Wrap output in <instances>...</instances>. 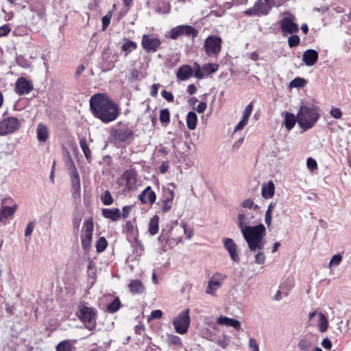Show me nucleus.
Listing matches in <instances>:
<instances>
[{"instance_id":"nucleus-1","label":"nucleus","mask_w":351,"mask_h":351,"mask_svg":"<svg viewBox=\"0 0 351 351\" xmlns=\"http://www.w3.org/2000/svg\"><path fill=\"white\" fill-rule=\"evenodd\" d=\"M251 219L248 215L239 213L238 215L237 225L240 228L242 234L252 252L261 250L263 248V239L265 234V227L260 223L255 226H250Z\"/></svg>"},{"instance_id":"nucleus-2","label":"nucleus","mask_w":351,"mask_h":351,"mask_svg":"<svg viewBox=\"0 0 351 351\" xmlns=\"http://www.w3.org/2000/svg\"><path fill=\"white\" fill-rule=\"evenodd\" d=\"M90 107L93 115L105 123L114 121L120 114L118 106L102 93L90 97Z\"/></svg>"},{"instance_id":"nucleus-3","label":"nucleus","mask_w":351,"mask_h":351,"mask_svg":"<svg viewBox=\"0 0 351 351\" xmlns=\"http://www.w3.org/2000/svg\"><path fill=\"white\" fill-rule=\"evenodd\" d=\"M319 118V114L317 108L312 105L301 106L297 114V122L304 131L312 128Z\"/></svg>"},{"instance_id":"nucleus-4","label":"nucleus","mask_w":351,"mask_h":351,"mask_svg":"<svg viewBox=\"0 0 351 351\" xmlns=\"http://www.w3.org/2000/svg\"><path fill=\"white\" fill-rule=\"evenodd\" d=\"M76 315L78 319L84 324L86 328L93 330L97 325V310L86 304L81 303L77 306Z\"/></svg>"},{"instance_id":"nucleus-5","label":"nucleus","mask_w":351,"mask_h":351,"mask_svg":"<svg viewBox=\"0 0 351 351\" xmlns=\"http://www.w3.org/2000/svg\"><path fill=\"white\" fill-rule=\"evenodd\" d=\"M189 313V308H186L173 320L176 331L180 335L186 334L188 331L191 323Z\"/></svg>"},{"instance_id":"nucleus-6","label":"nucleus","mask_w":351,"mask_h":351,"mask_svg":"<svg viewBox=\"0 0 351 351\" xmlns=\"http://www.w3.org/2000/svg\"><path fill=\"white\" fill-rule=\"evenodd\" d=\"M110 134L115 143H130L134 139L133 131L126 126L112 129Z\"/></svg>"},{"instance_id":"nucleus-7","label":"nucleus","mask_w":351,"mask_h":351,"mask_svg":"<svg viewBox=\"0 0 351 351\" xmlns=\"http://www.w3.org/2000/svg\"><path fill=\"white\" fill-rule=\"evenodd\" d=\"M19 120L14 117H10L0 121V136H5L13 133L20 128Z\"/></svg>"},{"instance_id":"nucleus-8","label":"nucleus","mask_w":351,"mask_h":351,"mask_svg":"<svg viewBox=\"0 0 351 351\" xmlns=\"http://www.w3.org/2000/svg\"><path fill=\"white\" fill-rule=\"evenodd\" d=\"M222 40L220 37L209 36L205 40L204 47L208 56L217 55L221 48Z\"/></svg>"},{"instance_id":"nucleus-9","label":"nucleus","mask_w":351,"mask_h":351,"mask_svg":"<svg viewBox=\"0 0 351 351\" xmlns=\"http://www.w3.org/2000/svg\"><path fill=\"white\" fill-rule=\"evenodd\" d=\"M219 69V65L215 63L204 64L200 66L197 62L193 63L194 76L197 79H202L205 76L215 73Z\"/></svg>"},{"instance_id":"nucleus-10","label":"nucleus","mask_w":351,"mask_h":351,"mask_svg":"<svg viewBox=\"0 0 351 351\" xmlns=\"http://www.w3.org/2000/svg\"><path fill=\"white\" fill-rule=\"evenodd\" d=\"M84 230L82 235V245L84 250H89L93 237L94 224L92 219L86 220L84 223Z\"/></svg>"},{"instance_id":"nucleus-11","label":"nucleus","mask_w":351,"mask_h":351,"mask_svg":"<svg viewBox=\"0 0 351 351\" xmlns=\"http://www.w3.org/2000/svg\"><path fill=\"white\" fill-rule=\"evenodd\" d=\"M198 32L190 25H179L173 27L169 32V38L176 39L180 35L191 36L193 38L197 36Z\"/></svg>"},{"instance_id":"nucleus-12","label":"nucleus","mask_w":351,"mask_h":351,"mask_svg":"<svg viewBox=\"0 0 351 351\" xmlns=\"http://www.w3.org/2000/svg\"><path fill=\"white\" fill-rule=\"evenodd\" d=\"M294 20L295 17L290 14L280 21V29L283 36L297 33L299 31L298 25L294 22Z\"/></svg>"},{"instance_id":"nucleus-13","label":"nucleus","mask_w":351,"mask_h":351,"mask_svg":"<svg viewBox=\"0 0 351 351\" xmlns=\"http://www.w3.org/2000/svg\"><path fill=\"white\" fill-rule=\"evenodd\" d=\"M226 276H223L219 273L214 274L208 282V286L206 289V293L212 295H215L216 291L221 287L222 282L226 278Z\"/></svg>"},{"instance_id":"nucleus-14","label":"nucleus","mask_w":351,"mask_h":351,"mask_svg":"<svg viewBox=\"0 0 351 351\" xmlns=\"http://www.w3.org/2000/svg\"><path fill=\"white\" fill-rule=\"evenodd\" d=\"M141 44L146 51L155 52L159 48L161 42L158 38L145 34L143 36Z\"/></svg>"},{"instance_id":"nucleus-15","label":"nucleus","mask_w":351,"mask_h":351,"mask_svg":"<svg viewBox=\"0 0 351 351\" xmlns=\"http://www.w3.org/2000/svg\"><path fill=\"white\" fill-rule=\"evenodd\" d=\"M223 244L224 248L228 252L232 261L238 263L240 258L237 252V245L230 238H224L223 239Z\"/></svg>"},{"instance_id":"nucleus-16","label":"nucleus","mask_w":351,"mask_h":351,"mask_svg":"<svg viewBox=\"0 0 351 351\" xmlns=\"http://www.w3.org/2000/svg\"><path fill=\"white\" fill-rule=\"evenodd\" d=\"M33 89L32 84L26 79L19 77L16 82V91L19 95H26Z\"/></svg>"},{"instance_id":"nucleus-17","label":"nucleus","mask_w":351,"mask_h":351,"mask_svg":"<svg viewBox=\"0 0 351 351\" xmlns=\"http://www.w3.org/2000/svg\"><path fill=\"white\" fill-rule=\"evenodd\" d=\"M319 58L318 52L315 49H307L302 56V61L307 66H312L316 64Z\"/></svg>"},{"instance_id":"nucleus-18","label":"nucleus","mask_w":351,"mask_h":351,"mask_svg":"<svg viewBox=\"0 0 351 351\" xmlns=\"http://www.w3.org/2000/svg\"><path fill=\"white\" fill-rule=\"evenodd\" d=\"M156 195L154 191L152 190L151 186H147L139 195V199L143 204H152L155 202Z\"/></svg>"},{"instance_id":"nucleus-19","label":"nucleus","mask_w":351,"mask_h":351,"mask_svg":"<svg viewBox=\"0 0 351 351\" xmlns=\"http://www.w3.org/2000/svg\"><path fill=\"white\" fill-rule=\"evenodd\" d=\"M274 5V4L272 1H264L258 0L254 4L257 10V16H260L267 15Z\"/></svg>"},{"instance_id":"nucleus-20","label":"nucleus","mask_w":351,"mask_h":351,"mask_svg":"<svg viewBox=\"0 0 351 351\" xmlns=\"http://www.w3.org/2000/svg\"><path fill=\"white\" fill-rule=\"evenodd\" d=\"M217 323L219 325L231 326L237 330H240L241 328V323L239 320L225 316L219 317L217 319Z\"/></svg>"},{"instance_id":"nucleus-21","label":"nucleus","mask_w":351,"mask_h":351,"mask_svg":"<svg viewBox=\"0 0 351 351\" xmlns=\"http://www.w3.org/2000/svg\"><path fill=\"white\" fill-rule=\"evenodd\" d=\"M193 72V66L191 67L189 65H183L178 69L177 77L180 80L184 81L191 77Z\"/></svg>"},{"instance_id":"nucleus-22","label":"nucleus","mask_w":351,"mask_h":351,"mask_svg":"<svg viewBox=\"0 0 351 351\" xmlns=\"http://www.w3.org/2000/svg\"><path fill=\"white\" fill-rule=\"evenodd\" d=\"M275 193V186L271 180H269L267 184H263L261 189V194L265 199H270L273 197Z\"/></svg>"},{"instance_id":"nucleus-23","label":"nucleus","mask_w":351,"mask_h":351,"mask_svg":"<svg viewBox=\"0 0 351 351\" xmlns=\"http://www.w3.org/2000/svg\"><path fill=\"white\" fill-rule=\"evenodd\" d=\"M102 215L106 219H111L112 221H117L121 217V213L120 210L117 208H104L102 210Z\"/></svg>"},{"instance_id":"nucleus-24","label":"nucleus","mask_w":351,"mask_h":351,"mask_svg":"<svg viewBox=\"0 0 351 351\" xmlns=\"http://www.w3.org/2000/svg\"><path fill=\"white\" fill-rule=\"evenodd\" d=\"M37 138L40 142H45L48 138L49 130L46 125L40 123L36 129Z\"/></svg>"},{"instance_id":"nucleus-25","label":"nucleus","mask_w":351,"mask_h":351,"mask_svg":"<svg viewBox=\"0 0 351 351\" xmlns=\"http://www.w3.org/2000/svg\"><path fill=\"white\" fill-rule=\"evenodd\" d=\"M72 192L73 195H80L81 191L80 176L77 171H74L71 175Z\"/></svg>"},{"instance_id":"nucleus-26","label":"nucleus","mask_w":351,"mask_h":351,"mask_svg":"<svg viewBox=\"0 0 351 351\" xmlns=\"http://www.w3.org/2000/svg\"><path fill=\"white\" fill-rule=\"evenodd\" d=\"M130 291L134 294H141L144 291V286L142 282L139 280H134L131 281L128 285Z\"/></svg>"},{"instance_id":"nucleus-27","label":"nucleus","mask_w":351,"mask_h":351,"mask_svg":"<svg viewBox=\"0 0 351 351\" xmlns=\"http://www.w3.org/2000/svg\"><path fill=\"white\" fill-rule=\"evenodd\" d=\"M297 121V117L291 112H287L285 117L284 123L287 130H291Z\"/></svg>"},{"instance_id":"nucleus-28","label":"nucleus","mask_w":351,"mask_h":351,"mask_svg":"<svg viewBox=\"0 0 351 351\" xmlns=\"http://www.w3.org/2000/svg\"><path fill=\"white\" fill-rule=\"evenodd\" d=\"M317 326L319 330L322 332H325L328 327V322L327 317L321 312L318 313Z\"/></svg>"},{"instance_id":"nucleus-29","label":"nucleus","mask_w":351,"mask_h":351,"mask_svg":"<svg viewBox=\"0 0 351 351\" xmlns=\"http://www.w3.org/2000/svg\"><path fill=\"white\" fill-rule=\"evenodd\" d=\"M312 347V343L308 335L302 336L298 341V348L302 351H308Z\"/></svg>"},{"instance_id":"nucleus-30","label":"nucleus","mask_w":351,"mask_h":351,"mask_svg":"<svg viewBox=\"0 0 351 351\" xmlns=\"http://www.w3.org/2000/svg\"><path fill=\"white\" fill-rule=\"evenodd\" d=\"M197 117L194 112H189L186 116V125L189 130H195L197 125Z\"/></svg>"},{"instance_id":"nucleus-31","label":"nucleus","mask_w":351,"mask_h":351,"mask_svg":"<svg viewBox=\"0 0 351 351\" xmlns=\"http://www.w3.org/2000/svg\"><path fill=\"white\" fill-rule=\"evenodd\" d=\"M159 229V217L157 215H154L149 221V232L152 235L156 234Z\"/></svg>"},{"instance_id":"nucleus-32","label":"nucleus","mask_w":351,"mask_h":351,"mask_svg":"<svg viewBox=\"0 0 351 351\" xmlns=\"http://www.w3.org/2000/svg\"><path fill=\"white\" fill-rule=\"evenodd\" d=\"M80 147L84 154V156L88 162H90L91 160V151L87 145L86 140L85 138H80Z\"/></svg>"},{"instance_id":"nucleus-33","label":"nucleus","mask_w":351,"mask_h":351,"mask_svg":"<svg viewBox=\"0 0 351 351\" xmlns=\"http://www.w3.org/2000/svg\"><path fill=\"white\" fill-rule=\"evenodd\" d=\"M123 179L125 180L126 185L131 188L136 180L134 171L131 170L125 171L123 174Z\"/></svg>"},{"instance_id":"nucleus-34","label":"nucleus","mask_w":351,"mask_h":351,"mask_svg":"<svg viewBox=\"0 0 351 351\" xmlns=\"http://www.w3.org/2000/svg\"><path fill=\"white\" fill-rule=\"evenodd\" d=\"M14 213V208L10 206H3L0 210V221H3Z\"/></svg>"},{"instance_id":"nucleus-35","label":"nucleus","mask_w":351,"mask_h":351,"mask_svg":"<svg viewBox=\"0 0 351 351\" xmlns=\"http://www.w3.org/2000/svg\"><path fill=\"white\" fill-rule=\"evenodd\" d=\"M175 196L173 189H163L162 197L161 201H167L172 202Z\"/></svg>"},{"instance_id":"nucleus-36","label":"nucleus","mask_w":351,"mask_h":351,"mask_svg":"<svg viewBox=\"0 0 351 351\" xmlns=\"http://www.w3.org/2000/svg\"><path fill=\"white\" fill-rule=\"evenodd\" d=\"M160 121L165 125L170 122V113L168 109H162L160 111Z\"/></svg>"},{"instance_id":"nucleus-37","label":"nucleus","mask_w":351,"mask_h":351,"mask_svg":"<svg viewBox=\"0 0 351 351\" xmlns=\"http://www.w3.org/2000/svg\"><path fill=\"white\" fill-rule=\"evenodd\" d=\"M120 304V300L118 298H115L112 302L108 304L107 310L110 313H115L119 309Z\"/></svg>"},{"instance_id":"nucleus-38","label":"nucleus","mask_w":351,"mask_h":351,"mask_svg":"<svg viewBox=\"0 0 351 351\" xmlns=\"http://www.w3.org/2000/svg\"><path fill=\"white\" fill-rule=\"evenodd\" d=\"M102 203L106 206H110L113 202V199L109 191L106 190L101 197Z\"/></svg>"},{"instance_id":"nucleus-39","label":"nucleus","mask_w":351,"mask_h":351,"mask_svg":"<svg viewBox=\"0 0 351 351\" xmlns=\"http://www.w3.org/2000/svg\"><path fill=\"white\" fill-rule=\"evenodd\" d=\"M306 84V80L304 78L298 77L291 81L289 84L290 88H300L303 87Z\"/></svg>"},{"instance_id":"nucleus-40","label":"nucleus","mask_w":351,"mask_h":351,"mask_svg":"<svg viewBox=\"0 0 351 351\" xmlns=\"http://www.w3.org/2000/svg\"><path fill=\"white\" fill-rule=\"evenodd\" d=\"M137 45L136 43L131 41L130 40H127V41L122 45L123 51L130 53L132 51L134 50L136 48Z\"/></svg>"},{"instance_id":"nucleus-41","label":"nucleus","mask_w":351,"mask_h":351,"mask_svg":"<svg viewBox=\"0 0 351 351\" xmlns=\"http://www.w3.org/2000/svg\"><path fill=\"white\" fill-rule=\"evenodd\" d=\"M108 245L107 241L104 237H100L96 243V249L97 252H102L106 248Z\"/></svg>"},{"instance_id":"nucleus-42","label":"nucleus","mask_w":351,"mask_h":351,"mask_svg":"<svg viewBox=\"0 0 351 351\" xmlns=\"http://www.w3.org/2000/svg\"><path fill=\"white\" fill-rule=\"evenodd\" d=\"M167 341L169 345L182 346L181 339L178 336L169 335L167 337Z\"/></svg>"},{"instance_id":"nucleus-43","label":"nucleus","mask_w":351,"mask_h":351,"mask_svg":"<svg viewBox=\"0 0 351 351\" xmlns=\"http://www.w3.org/2000/svg\"><path fill=\"white\" fill-rule=\"evenodd\" d=\"M342 261V256L340 254H337L332 256L329 263V267H337Z\"/></svg>"},{"instance_id":"nucleus-44","label":"nucleus","mask_w":351,"mask_h":351,"mask_svg":"<svg viewBox=\"0 0 351 351\" xmlns=\"http://www.w3.org/2000/svg\"><path fill=\"white\" fill-rule=\"evenodd\" d=\"M56 351H71V345L67 341L60 342L56 347Z\"/></svg>"},{"instance_id":"nucleus-45","label":"nucleus","mask_w":351,"mask_h":351,"mask_svg":"<svg viewBox=\"0 0 351 351\" xmlns=\"http://www.w3.org/2000/svg\"><path fill=\"white\" fill-rule=\"evenodd\" d=\"M300 38L297 35H291L288 38V44L290 47H294L300 44Z\"/></svg>"},{"instance_id":"nucleus-46","label":"nucleus","mask_w":351,"mask_h":351,"mask_svg":"<svg viewBox=\"0 0 351 351\" xmlns=\"http://www.w3.org/2000/svg\"><path fill=\"white\" fill-rule=\"evenodd\" d=\"M133 247L135 248V251L137 255L140 256L144 251L143 245L141 244V241L138 240L137 238H134Z\"/></svg>"},{"instance_id":"nucleus-47","label":"nucleus","mask_w":351,"mask_h":351,"mask_svg":"<svg viewBox=\"0 0 351 351\" xmlns=\"http://www.w3.org/2000/svg\"><path fill=\"white\" fill-rule=\"evenodd\" d=\"M252 109L253 106L251 103L245 108L244 111L243 112L242 119L248 121L249 117L252 114Z\"/></svg>"},{"instance_id":"nucleus-48","label":"nucleus","mask_w":351,"mask_h":351,"mask_svg":"<svg viewBox=\"0 0 351 351\" xmlns=\"http://www.w3.org/2000/svg\"><path fill=\"white\" fill-rule=\"evenodd\" d=\"M242 206L243 208H253L255 210L258 209V206L256 204H254V202L251 199H245L242 202Z\"/></svg>"},{"instance_id":"nucleus-49","label":"nucleus","mask_w":351,"mask_h":351,"mask_svg":"<svg viewBox=\"0 0 351 351\" xmlns=\"http://www.w3.org/2000/svg\"><path fill=\"white\" fill-rule=\"evenodd\" d=\"M330 114L333 118L337 119L341 118L343 115L342 111L339 108L335 107L330 109Z\"/></svg>"},{"instance_id":"nucleus-50","label":"nucleus","mask_w":351,"mask_h":351,"mask_svg":"<svg viewBox=\"0 0 351 351\" xmlns=\"http://www.w3.org/2000/svg\"><path fill=\"white\" fill-rule=\"evenodd\" d=\"M66 165L68 167L69 173L70 175L73 174L74 173V171H77V170L76 169V167L75 166L74 162L73 161V160L71 158H69L66 160Z\"/></svg>"},{"instance_id":"nucleus-51","label":"nucleus","mask_w":351,"mask_h":351,"mask_svg":"<svg viewBox=\"0 0 351 351\" xmlns=\"http://www.w3.org/2000/svg\"><path fill=\"white\" fill-rule=\"evenodd\" d=\"M11 31L9 25H3L0 27V37L7 36Z\"/></svg>"},{"instance_id":"nucleus-52","label":"nucleus","mask_w":351,"mask_h":351,"mask_svg":"<svg viewBox=\"0 0 351 351\" xmlns=\"http://www.w3.org/2000/svg\"><path fill=\"white\" fill-rule=\"evenodd\" d=\"M182 228L186 238L189 239H191L193 235V230L185 223L182 225Z\"/></svg>"},{"instance_id":"nucleus-53","label":"nucleus","mask_w":351,"mask_h":351,"mask_svg":"<svg viewBox=\"0 0 351 351\" xmlns=\"http://www.w3.org/2000/svg\"><path fill=\"white\" fill-rule=\"evenodd\" d=\"M161 95L162 97L165 99L167 101H169V102H172L173 101V99H174V97L173 95V94L170 92H168L166 90H163L162 92H161Z\"/></svg>"},{"instance_id":"nucleus-54","label":"nucleus","mask_w":351,"mask_h":351,"mask_svg":"<svg viewBox=\"0 0 351 351\" xmlns=\"http://www.w3.org/2000/svg\"><path fill=\"white\" fill-rule=\"evenodd\" d=\"M255 261L257 264H263L265 261V256L263 252H258L255 255Z\"/></svg>"},{"instance_id":"nucleus-55","label":"nucleus","mask_w":351,"mask_h":351,"mask_svg":"<svg viewBox=\"0 0 351 351\" xmlns=\"http://www.w3.org/2000/svg\"><path fill=\"white\" fill-rule=\"evenodd\" d=\"M306 165H307L308 168L311 171H313L314 169L317 168V162L315 161V160H314L311 158H308L307 159Z\"/></svg>"},{"instance_id":"nucleus-56","label":"nucleus","mask_w":351,"mask_h":351,"mask_svg":"<svg viewBox=\"0 0 351 351\" xmlns=\"http://www.w3.org/2000/svg\"><path fill=\"white\" fill-rule=\"evenodd\" d=\"M162 206H161V210L163 213H167L170 210L172 206V202H167V201H161Z\"/></svg>"},{"instance_id":"nucleus-57","label":"nucleus","mask_w":351,"mask_h":351,"mask_svg":"<svg viewBox=\"0 0 351 351\" xmlns=\"http://www.w3.org/2000/svg\"><path fill=\"white\" fill-rule=\"evenodd\" d=\"M249 347L251 351H259L258 345L256 339L250 338L249 340Z\"/></svg>"},{"instance_id":"nucleus-58","label":"nucleus","mask_w":351,"mask_h":351,"mask_svg":"<svg viewBox=\"0 0 351 351\" xmlns=\"http://www.w3.org/2000/svg\"><path fill=\"white\" fill-rule=\"evenodd\" d=\"M34 228V223L33 222H29L25 228V235L29 237L32 234Z\"/></svg>"},{"instance_id":"nucleus-59","label":"nucleus","mask_w":351,"mask_h":351,"mask_svg":"<svg viewBox=\"0 0 351 351\" xmlns=\"http://www.w3.org/2000/svg\"><path fill=\"white\" fill-rule=\"evenodd\" d=\"M162 312L160 310H154L152 311L149 319H160L162 317Z\"/></svg>"},{"instance_id":"nucleus-60","label":"nucleus","mask_w":351,"mask_h":351,"mask_svg":"<svg viewBox=\"0 0 351 351\" xmlns=\"http://www.w3.org/2000/svg\"><path fill=\"white\" fill-rule=\"evenodd\" d=\"M247 121L241 119L239 123L234 128V132L242 130L247 123Z\"/></svg>"},{"instance_id":"nucleus-61","label":"nucleus","mask_w":351,"mask_h":351,"mask_svg":"<svg viewBox=\"0 0 351 351\" xmlns=\"http://www.w3.org/2000/svg\"><path fill=\"white\" fill-rule=\"evenodd\" d=\"M322 346L325 349H330L332 348V343L330 340L328 338H325L323 339L322 342Z\"/></svg>"},{"instance_id":"nucleus-62","label":"nucleus","mask_w":351,"mask_h":351,"mask_svg":"<svg viewBox=\"0 0 351 351\" xmlns=\"http://www.w3.org/2000/svg\"><path fill=\"white\" fill-rule=\"evenodd\" d=\"M130 206H125L122 208V217L125 219L128 217L130 212L131 211Z\"/></svg>"},{"instance_id":"nucleus-63","label":"nucleus","mask_w":351,"mask_h":351,"mask_svg":"<svg viewBox=\"0 0 351 351\" xmlns=\"http://www.w3.org/2000/svg\"><path fill=\"white\" fill-rule=\"evenodd\" d=\"M207 105L205 102H200L196 108V110L199 113H202L206 109Z\"/></svg>"},{"instance_id":"nucleus-64","label":"nucleus","mask_w":351,"mask_h":351,"mask_svg":"<svg viewBox=\"0 0 351 351\" xmlns=\"http://www.w3.org/2000/svg\"><path fill=\"white\" fill-rule=\"evenodd\" d=\"M159 84H154L151 88L150 95L152 97H156L158 95Z\"/></svg>"}]
</instances>
